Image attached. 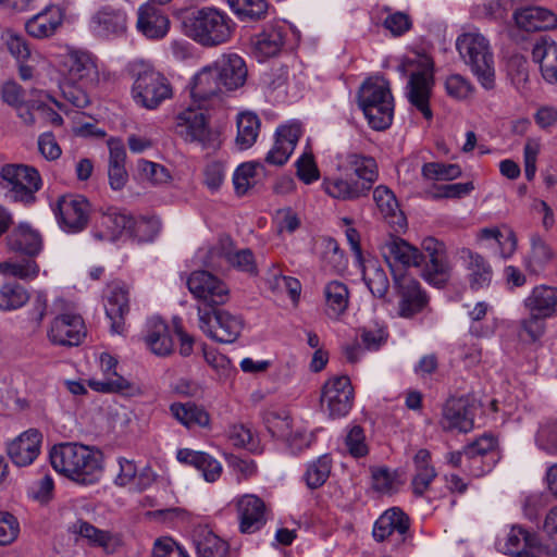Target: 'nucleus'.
<instances>
[{"label": "nucleus", "instance_id": "obj_55", "mask_svg": "<svg viewBox=\"0 0 557 557\" xmlns=\"http://www.w3.org/2000/svg\"><path fill=\"white\" fill-rule=\"evenodd\" d=\"M262 169L259 162H246L240 164L234 172L233 184L238 196L245 195L256 183L257 170Z\"/></svg>", "mask_w": 557, "mask_h": 557}, {"label": "nucleus", "instance_id": "obj_15", "mask_svg": "<svg viewBox=\"0 0 557 557\" xmlns=\"http://www.w3.org/2000/svg\"><path fill=\"white\" fill-rule=\"evenodd\" d=\"M54 212L63 231L77 233L87 226L90 203L81 195H63L58 199Z\"/></svg>", "mask_w": 557, "mask_h": 557}, {"label": "nucleus", "instance_id": "obj_34", "mask_svg": "<svg viewBox=\"0 0 557 557\" xmlns=\"http://www.w3.org/2000/svg\"><path fill=\"white\" fill-rule=\"evenodd\" d=\"M109 163L108 177L110 187L113 190H121L128 181V174L125 169L126 150L124 144L119 138L108 140Z\"/></svg>", "mask_w": 557, "mask_h": 557}, {"label": "nucleus", "instance_id": "obj_12", "mask_svg": "<svg viewBox=\"0 0 557 557\" xmlns=\"http://www.w3.org/2000/svg\"><path fill=\"white\" fill-rule=\"evenodd\" d=\"M214 63L201 67L189 81L188 89L193 104L210 108L225 92Z\"/></svg>", "mask_w": 557, "mask_h": 557}, {"label": "nucleus", "instance_id": "obj_2", "mask_svg": "<svg viewBox=\"0 0 557 557\" xmlns=\"http://www.w3.org/2000/svg\"><path fill=\"white\" fill-rule=\"evenodd\" d=\"M350 174L325 176L322 189L330 197L342 201H355L367 197L379 178L376 160L360 152H347L342 165Z\"/></svg>", "mask_w": 557, "mask_h": 557}, {"label": "nucleus", "instance_id": "obj_53", "mask_svg": "<svg viewBox=\"0 0 557 557\" xmlns=\"http://www.w3.org/2000/svg\"><path fill=\"white\" fill-rule=\"evenodd\" d=\"M373 200L384 219L389 220V223H399L395 220L399 205L392 189L385 185L376 186L373 190Z\"/></svg>", "mask_w": 557, "mask_h": 557}, {"label": "nucleus", "instance_id": "obj_27", "mask_svg": "<svg viewBox=\"0 0 557 557\" xmlns=\"http://www.w3.org/2000/svg\"><path fill=\"white\" fill-rule=\"evenodd\" d=\"M213 63L225 91H234L245 85L248 70L242 57L236 53H224Z\"/></svg>", "mask_w": 557, "mask_h": 557}, {"label": "nucleus", "instance_id": "obj_41", "mask_svg": "<svg viewBox=\"0 0 557 557\" xmlns=\"http://www.w3.org/2000/svg\"><path fill=\"white\" fill-rule=\"evenodd\" d=\"M7 245L11 251L33 258L41 250V238L37 232L26 225H18L7 237Z\"/></svg>", "mask_w": 557, "mask_h": 557}, {"label": "nucleus", "instance_id": "obj_24", "mask_svg": "<svg viewBox=\"0 0 557 557\" xmlns=\"http://www.w3.org/2000/svg\"><path fill=\"white\" fill-rule=\"evenodd\" d=\"M90 28L100 38L122 36L127 28L126 13L121 9L104 5L92 15Z\"/></svg>", "mask_w": 557, "mask_h": 557}, {"label": "nucleus", "instance_id": "obj_59", "mask_svg": "<svg viewBox=\"0 0 557 557\" xmlns=\"http://www.w3.org/2000/svg\"><path fill=\"white\" fill-rule=\"evenodd\" d=\"M488 304L485 301H479L475 304L472 310L469 311V318L471 324L469 326V333L474 337H490L494 334V327L487 324H483L482 320L486 317L488 311Z\"/></svg>", "mask_w": 557, "mask_h": 557}, {"label": "nucleus", "instance_id": "obj_48", "mask_svg": "<svg viewBox=\"0 0 557 557\" xmlns=\"http://www.w3.org/2000/svg\"><path fill=\"white\" fill-rule=\"evenodd\" d=\"M237 135L235 144L238 149L246 150L257 140L260 132L261 122L253 112H240L236 119Z\"/></svg>", "mask_w": 557, "mask_h": 557}, {"label": "nucleus", "instance_id": "obj_32", "mask_svg": "<svg viewBox=\"0 0 557 557\" xmlns=\"http://www.w3.org/2000/svg\"><path fill=\"white\" fill-rule=\"evenodd\" d=\"M176 458L181 463L191 466L200 471L202 478L209 483L218 481L223 471L221 462L205 451L181 448L176 453Z\"/></svg>", "mask_w": 557, "mask_h": 557}, {"label": "nucleus", "instance_id": "obj_49", "mask_svg": "<svg viewBox=\"0 0 557 557\" xmlns=\"http://www.w3.org/2000/svg\"><path fill=\"white\" fill-rule=\"evenodd\" d=\"M324 296L326 314L331 319H338L348 308V287L339 281H332L325 285Z\"/></svg>", "mask_w": 557, "mask_h": 557}, {"label": "nucleus", "instance_id": "obj_26", "mask_svg": "<svg viewBox=\"0 0 557 557\" xmlns=\"http://www.w3.org/2000/svg\"><path fill=\"white\" fill-rule=\"evenodd\" d=\"M70 530L75 535L85 540L89 546L101 548L106 554L115 553L122 545L117 533L99 529L85 520H77L71 525Z\"/></svg>", "mask_w": 557, "mask_h": 557}, {"label": "nucleus", "instance_id": "obj_43", "mask_svg": "<svg viewBox=\"0 0 557 557\" xmlns=\"http://www.w3.org/2000/svg\"><path fill=\"white\" fill-rule=\"evenodd\" d=\"M231 244L230 238L221 239L216 246L210 249V256L223 257L231 265L239 271L256 274L257 265L252 251L250 249L231 251Z\"/></svg>", "mask_w": 557, "mask_h": 557}, {"label": "nucleus", "instance_id": "obj_17", "mask_svg": "<svg viewBox=\"0 0 557 557\" xmlns=\"http://www.w3.org/2000/svg\"><path fill=\"white\" fill-rule=\"evenodd\" d=\"M394 283L399 297L400 317L412 318L428 306L429 296L414 277L407 273L394 272Z\"/></svg>", "mask_w": 557, "mask_h": 557}, {"label": "nucleus", "instance_id": "obj_42", "mask_svg": "<svg viewBox=\"0 0 557 557\" xmlns=\"http://www.w3.org/2000/svg\"><path fill=\"white\" fill-rule=\"evenodd\" d=\"M197 557H226L230 546L208 527H198L194 532Z\"/></svg>", "mask_w": 557, "mask_h": 557}, {"label": "nucleus", "instance_id": "obj_10", "mask_svg": "<svg viewBox=\"0 0 557 557\" xmlns=\"http://www.w3.org/2000/svg\"><path fill=\"white\" fill-rule=\"evenodd\" d=\"M1 178L7 182L9 197L16 202L32 205L36 201V193L41 188L39 172L24 164H7L1 168Z\"/></svg>", "mask_w": 557, "mask_h": 557}, {"label": "nucleus", "instance_id": "obj_7", "mask_svg": "<svg viewBox=\"0 0 557 557\" xmlns=\"http://www.w3.org/2000/svg\"><path fill=\"white\" fill-rule=\"evenodd\" d=\"M358 104L372 129L385 131L392 125L394 98L384 78H368L359 89Z\"/></svg>", "mask_w": 557, "mask_h": 557}, {"label": "nucleus", "instance_id": "obj_6", "mask_svg": "<svg viewBox=\"0 0 557 557\" xmlns=\"http://www.w3.org/2000/svg\"><path fill=\"white\" fill-rule=\"evenodd\" d=\"M460 59L485 89L495 86V62L490 40L480 32L460 34L456 39Z\"/></svg>", "mask_w": 557, "mask_h": 557}, {"label": "nucleus", "instance_id": "obj_56", "mask_svg": "<svg viewBox=\"0 0 557 557\" xmlns=\"http://www.w3.org/2000/svg\"><path fill=\"white\" fill-rule=\"evenodd\" d=\"M332 467V460L327 455L319 457L308 466L305 480L310 488H318L327 480Z\"/></svg>", "mask_w": 557, "mask_h": 557}, {"label": "nucleus", "instance_id": "obj_57", "mask_svg": "<svg viewBox=\"0 0 557 557\" xmlns=\"http://www.w3.org/2000/svg\"><path fill=\"white\" fill-rule=\"evenodd\" d=\"M137 168L141 180L154 186L168 184L172 178L170 171L164 165L152 161L140 159Z\"/></svg>", "mask_w": 557, "mask_h": 557}, {"label": "nucleus", "instance_id": "obj_38", "mask_svg": "<svg viewBox=\"0 0 557 557\" xmlns=\"http://www.w3.org/2000/svg\"><path fill=\"white\" fill-rule=\"evenodd\" d=\"M283 27L271 26L263 29L252 39L253 54L259 61L277 55L285 44Z\"/></svg>", "mask_w": 557, "mask_h": 557}, {"label": "nucleus", "instance_id": "obj_47", "mask_svg": "<svg viewBox=\"0 0 557 557\" xmlns=\"http://www.w3.org/2000/svg\"><path fill=\"white\" fill-rule=\"evenodd\" d=\"M530 251L524 258L525 269L533 274L542 272L554 257L550 246L537 234L530 238Z\"/></svg>", "mask_w": 557, "mask_h": 557}, {"label": "nucleus", "instance_id": "obj_40", "mask_svg": "<svg viewBox=\"0 0 557 557\" xmlns=\"http://www.w3.org/2000/svg\"><path fill=\"white\" fill-rule=\"evenodd\" d=\"M62 67L72 82H81L97 74L91 55L82 50H70L64 54Z\"/></svg>", "mask_w": 557, "mask_h": 557}, {"label": "nucleus", "instance_id": "obj_30", "mask_svg": "<svg viewBox=\"0 0 557 557\" xmlns=\"http://www.w3.org/2000/svg\"><path fill=\"white\" fill-rule=\"evenodd\" d=\"M42 436L36 429H29L15 438L8 447L11 460L18 467L30 465L39 455Z\"/></svg>", "mask_w": 557, "mask_h": 557}, {"label": "nucleus", "instance_id": "obj_52", "mask_svg": "<svg viewBox=\"0 0 557 557\" xmlns=\"http://www.w3.org/2000/svg\"><path fill=\"white\" fill-rule=\"evenodd\" d=\"M28 299V292L18 283H5L0 287V310L2 311L16 310Z\"/></svg>", "mask_w": 557, "mask_h": 557}, {"label": "nucleus", "instance_id": "obj_22", "mask_svg": "<svg viewBox=\"0 0 557 557\" xmlns=\"http://www.w3.org/2000/svg\"><path fill=\"white\" fill-rule=\"evenodd\" d=\"M104 310L111 321V332L122 335L125 332V317L129 312L128 289L123 283L114 282L108 285Z\"/></svg>", "mask_w": 557, "mask_h": 557}, {"label": "nucleus", "instance_id": "obj_16", "mask_svg": "<svg viewBox=\"0 0 557 557\" xmlns=\"http://www.w3.org/2000/svg\"><path fill=\"white\" fill-rule=\"evenodd\" d=\"M189 292L206 308L223 305L228 299L230 290L224 282L208 271H195L187 280Z\"/></svg>", "mask_w": 557, "mask_h": 557}, {"label": "nucleus", "instance_id": "obj_31", "mask_svg": "<svg viewBox=\"0 0 557 557\" xmlns=\"http://www.w3.org/2000/svg\"><path fill=\"white\" fill-rule=\"evenodd\" d=\"M170 28V20L151 3L143 4L138 10L137 29L149 39L163 38Z\"/></svg>", "mask_w": 557, "mask_h": 557}, {"label": "nucleus", "instance_id": "obj_45", "mask_svg": "<svg viewBox=\"0 0 557 557\" xmlns=\"http://www.w3.org/2000/svg\"><path fill=\"white\" fill-rule=\"evenodd\" d=\"M431 454L426 449H420L413 457L416 473L411 480L412 492L416 496H422L429 490L437 473L430 463Z\"/></svg>", "mask_w": 557, "mask_h": 557}, {"label": "nucleus", "instance_id": "obj_50", "mask_svg": "<svg viewBox=\"0 0 557 557\" xmlns=\"http://www.w3.org/2000/svg\"><path fill=\"white\" fill-rule=\"evenodd\" d=\"M362 277L374 297H385L389 288V281L385 270L376 261H368L363 265Z\"/></svg>", "mask_w": 557, "mask_h": 557}, {"label": "nucleus", "instance_id": "obj_60", "mask_svg": "<svg viewBox=\"0 0 557 557\" xmlns=\"http://www.w3.org/2000/svg\"><path fill=\"white\" fill-rule=\"evenodd\" d=\"M546 319V317L529 312V317L520 321L519 337L529 343L539 341L544 334Z\"/></svg>", "mask_w": 557, "mask_h": 557}, {"label": "nucleus", "instance_id": "obj_63", "mask_svg": "<svg viewBox=\"0 0 557 557\" xmlns=\"http://www.w3.org/2000/svg\"><path fill=\"white\" fill-rule=\"evenodd\" d=\"M372 488L383 495H391L397 491L396 473L386 467L371 469Z\"/></svg>", "mask_w": 557, "mask_h": 557}, {"label": "nucleus", "instance_id": "obj_25", "mask_svg": "<svg viewBox=\"0 0 557 557\" xmlns=\"http://www.w3.org/2000/svg\"><path fill=\"white\" fill-rule=\"evenodd\" d=\"M133 224L134 216L129 212L111 207L101 213L98 220L101 230L95 231L94 236L100 240L114 242L124 233L129 235Z\"/></svg>", "mask_w": 557, "mask_h": 557}, {"label": "nucleus", "instance_id": "obj_4", "mask_svg": "<svg viewBox=\"0 0 557 557\" xmlns=\"http://www.w3.org/2000/svg\"><path fill=\"white\" fill-rule=\"evenodd\" d=\"M132 83L131 95L139 108L157 110L164 101L173 98L170 79L154 65L143 59L131 61L126 66Z\"/></svg>", "mask_w": 557, "mask_h": 557}, {"label": "nucleus", "instance_id": "obj_33", "mask_svg": "<svg viewBox=\"0 0 557 557\" xmlns=\"http://www.w3.org/2000/svg\"><path fill=\"white\" fill-rule=\"evenodd\" d=\"M513 18L519 28L525 32L552 29L557 26V16L542 7H528L517 10Z\"/></svg>", "mask_w": 557, "mask_h": 557}, {"label": "nucleus", "instance_id": "obj_20", "mask_svg": "<svg viewBox=\"0 0 557 557\" xmlns=\"http://www.w3.org/2000/svg\"><path fill=\"white\" fill-rule=\"evenodd\" d=\"M86 336L83 318L75 313H63L53 319L48 338L53 345L77 346Z\"/></svg>", "mask_w": 557, "mask_h": 557}, {"label": "nucleus", "instance_id": "obj_36", "mask_svg": "<svg viewBox=\"0 0 557 557\" xmlns=\"http://www.w3.org/2000/svg\"><path fill=\"white\" fill-rule=\"evenodd\" d=\"M460 257L467 262L470 287L475 290L487 287L493 277V270L488 261L468 248L460 250Z\"/></svg>", "mask_w": 557, "mask_h": 557}, {"label": "nucleus", "instance_id": "obj_44", "mask_svg": "<svg viewBox=\"0 0 557 557\" xmlns=\"http://www.w3.org/2000/svg\"><path fill=\"white\" fill-rule=\"evenodd\" d=\"M441 424L444 430L467 433L473 428V419L462 401L449 400L443 408Z\"/></svg>", "mask_w": 557, "mask_h": 557}, {"label": "nucleus", "instance_id": "obj_64", "mask_svg": "<svg viewBox=\"0 0 557 557\" xmlns=\"http://www.w3.org/2000/svg\"><path fill=\"white\" fill-rule=\"evenodd\" d=\"M344 444L346 450L355 458L364 457L369 453L364 431L360 425L349 428Z\"/></svg>", "mask_w": 557, "mask_h": 557}, {"label": "nucleus", "instance_id": "obj_58", "mask_svg": "<svg viewBox=\"0 0 557 557\" xmlns=\"http://www.w3.org/2000/svg\"><path fill=\"white\" fill-rule=\"evenodd\" d=\"M535 442L540 449L550 455H557V420L543 421L539 426Z\"/></svg>", "mask_w": 557, "mask_h": 557}, {"label": "nucleus", "instance_id": "obj_3", "mask_svg": "<svg viewBox=\"0 0 557 557\" xmlns=\"http://www.w3.org/2000/svg\"><path fill=\"white\" fill-rule=\"evenodd\" d=\"M49 458L57 472L82 484L99 481L102 473L101 454L86 445L77 443L54 445Z\"/></svg>", "mask_w": 557, "mask_h": 557}, {"label": "nucleus", "instance_id": "obj_13", "mask_svg": "<svg viewBox=\"0 0 557 557\" xmlns=\"http://www.w3.org/2000/svg\"><path fill=\"white\" fill-rule=\"evenodd\" d=\"M117 360L111 355L104 352L100 356V367L102 379H89L88 386L99 393H117L124 396H138L143 394L141 387L120 375L115 368Z\"/></svg>", "mask_w": 557, "mask_h": 557}, {"label": "nucleus", "instance_id": "obj_19", "mask_svg": "<svg viewBox=\"0 0 557 557\" xmlns=\"http://www.w3.org/2000/svg\"><path fill=\"white\" fill-rule=\"evenodd\" d=\"M500 549L512 557H537L534 549L550 556H557V546L546 548L541 545L537 536L530 533L521 527H512L504 539L499 542Z\"/></svg>", "mask_w": 557, "mask_h": 557}, {"label": "nucleus", "instance_id": "obj_1", "mask_svg": "<svg viewBox=\"0 0 557 557\" xmlns=\"http://www.w3.org/2000/svg\"><path fill=\"white\" fill-rule=\"evenodd\" d=\"M422 248L424 253L405 239L391 236L381 246V251L393 273L396 272L395 267H420L428 258L423 277L435 286L444 285L451 270L445 244L434 237H428L423 239Z\"/></svg>", "mask_w": 557, "mask_h": 557}, {"label": "nucleus", "instance_id": "obj_46", "mask_svg": "<svg viewBox=\"0 0 557 557\" xmlns=\"http://www.w3.org/2000/svg\"><path fill=\"white\" fill-rule=\"evenodd\" d=\"M171 414L184 426L206 428L210 424V416L203 407L193 403H173L170 406Z\"/></svg>", "mask_w": 557, "mask_h": 557}, {"label": "nucleus", "instance_id": "obj_62", "mask_svg": "<svg viewBox=\"0 0 557 557\" xmlns=\"http://www.w3.org/2000/svg\"><path fill=\"white\" fill-rule=\"evenodd\" d=\"M422 175L426 180L453 181L461 175V169L458 164L429 162L422 166Z\"/></svg>", "mask_w": 557, "mask_h": 557}, {"label": "nucleus", "instance_id": "obj_5", "mask_svg": "<svg viewBox=\"0 0 557 557\" xmlns=\"http://www.w3.org/2000/svg\"><path fill=\"white\" fill-rule=\"evenodd\" d=\"M398 72L408 76L406 97L426 120L433 117L430 99L434 86V62L425 54L416 52L404 58L398 65Z\"/></svg>", "mask_w": 557, "mask_h": 557}, {"label": "nucleus", "instance_id": "obj_21", "mask_svg": "<svg viewBox=\"0 0 557 557\" xmlns=\"http://www.w3.org/2000/svg\"><path fill=\"white\" fill-rule=\"evenodd\" d=\"M465 457L471 461V471L481 475L492 470L498 460L497 438L484 434L465 447Z\"/></svg>", "mask_w": 557, "mask_h": 557}, {"label": "nucleus", "instance_id": "obj_61", "mask_svg": "<svg viewBox=\"0 0 557 557\" xmlns=\"http://www.w3.org/2000/svg\"><path fill=\"white\" fill-rule=\"evenodd\" d=\"M480 239H494L500 246L502 256L504 258H509L517 249V237L512 230H508L507 235L505 237V243H503L504 234L497 227H485L480 230L479 232Z\"/></svg>", "mask_w": 557, "mask_h": 557}, {"label": "nucleus", "instance_id": "obj_14", "mask_svg": "<svg viewBox=\"0 0 557 557\" xmlns=\"http://www.w3.org/2000/svg\"><path fill=\"white\" fill-rule=\"evenodd\" d=\"M354 401V387L347 375L329 379L322 388L321 405L332 418L346 416Z\"/></svg>", "mask_w": 557, "mask_h": 557}, {"label": "nucleus", "instance_id": "obj_39", "mask_svg": "<svg viewBox=\"0 0 557 557\" xmlns=\"http://www.w3.org/2000/svg\"><path fill=\"white\" fill-rule=\"evenodd\" d=\"M523 304L528 312L550 318L557 312V288L547 285L535 286Z\"/></svg>", "mask_w": 557, "mask_h": 557}, {"label": "nucleus", "instance_id": "obj_9", "mask_svg": "<svg viewBox=\"0 0 557 557\" xmlns=\"http://www.w3.org/2000/svg\"><path fill=\"white\" fill-rule=\"evenodd\" d=\"M207 109L191 102L175 114L173 129L185 143L216 150L221 146L220 132L210 126L209 116L205 113Z\"/></svg>", "mask_w": 557, "mask_h": 557}, {"label": "nucleus", "instance_id": "obj_23", "mask_svg": "<svg viewBox=\"0 0 557 557\" xmlns=\"http://www.w3.org/2000/svg\"><path fill=\"white\" fill-rule=\"evenodd\" d=\"M236 507L242 533H255L267 523V506L260 497L246 494L237 499Z\"/></svg>", "mask_w": 557, "mask_h": 557}, {"label": "nucleus", "instance_id": "obj_8", "mask_svg": "<svg viewBox=\"0 0 557 557\" xmlns=\"http://www.w3.org/2000/svg\"><path fill=\"white\" fill-rule=\"evenodd\" d=\"M184 27L198 44L214 47L231 38L234 23L225 12L206 7L191 12L184 20Z\"/></svg>", "mask_w": 557, "mask_h": 557}, {"label": "nucleus", "instance_id": "obj_28", "mask_svg": "<svg viewBox=\"0 0 557 557\" xmlns=\"http://www.w3.org/2000/svg\"><path fill=\"white\" fill-rule=\"evenodd\" d=\"M64 10L59 5H48L25 23L27 34L37 39L53 36L62 26Z\"/></svg>", "mask_w": 557, "mask_h": 557}, {"label": "nucleus", "instance_id": "obj_37", "mask_svg": "<svg viewBox=\"0 0 557 557\" xmlns=\"http://www.w3.org/2000/svg\"><path fill=\"white\" fill-rule=\"evenodd\" d=\"M533 61L540 64L543 78L549 84H557V44L543 37L532 49Z\"/></svg>", "mask_w": 557, "mask_h": 557}, {"label": "nucleus", "instance_id": "obj_51", "mask_svg": "<svg viewBox=\"0 0 557 557\" xmlns=\"http://www.w3.org/2000/svg\"><path fill=\"white\" fill-rule=\"evenodd\" d=\"M39 265L33 258H22L21 260L9 259L0 262V274L13 276L20 280L29 281L37 277Z\"/></svg>", "mask_w": 557, "mask_h": 557}, {"label": "nucleus", "instance_id": "obj_29", "mask_svg": "<svg viewBox=\"0 0 557 557\" xmlns=\"http://www.w3.org/2000/svg\"><path fill=\"white\" fill-rule=\"evenodd\" d=\"M301 128L298 124L280 126L275 133V143L267 153L265 162L272 165H283L293 153L299 138Z\"/></svg>", "mask_w": 557, "mask_h": 557}, {"label": "nucleus", "instance_id": "obj_54", "mask_svg": "<svg viewBox=\"0 0 557 557\" xmlns=\"http://www.w3.org/2000/svg\"><path fill=\"white\" fill-rule=\"evenodd\" d=\"M232 11L242 20H261L268 12L265 0H227Z\"/></svg>", "mask_w": 557, "mask_h": 557}, {"label": "nucleus", "instance_id": "obj_35", "mask_svg": "<svg viewBox=\"0 0 557 557\" xmlns=\"http://www.w3.org/2000/svg\"><path fill=\"white\" fill-rule=\"evenodd\" d=\"M147 347L157 356L165 357L173 351V339L168 324L158 317L147 321L144 337Z\"/></svg>", "mask_w": 557, "mask_h": 557}, {"label": "nucleus", "instance_id": "obj_11", "mask_svg": "<svg viewBox=\"0 0 557 557\" xmlns=\"http://www.w3.org/2000/svg\"><path fill=\"white\" fill-rule=\"evenodd\" d=\"M199 329L211 339L231 344L234 343L242 330L243 320L224 309L198 307Z\"/></svg>", "mask_w": 557, "mask_h": 557}, {"label": "nucleus", "instance_id": "obj_18", "mask_svg": "<svg viewBox=\"0 0 557 557\" xmlns=\"http://www.w3.org/2000/svg\"><path fill=\"white\" fill-rule=\"evenodd\" d=\"M409 528L408 516L401 509L394 507L379 517L372 534L376 542L388 541L393 546H399L407 540Z\"/></svg>", "mask_w": 557, "mask_h": 557}]
</instances>
